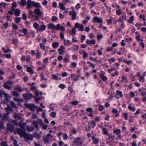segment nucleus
<instances>
[{"mask_svg":"<svg viewBox=\"0 0 146 146\" xmlns=\"http://www.w3.org/2000/svg\"><path fill=\"white\" fill-rule=\"evenodd\" d=\"M17 134L19 135L21 137H23L25 139L29 140H31L33 139V136L31 134H28L25 131L19 128L17 130Z\"/></svg>","mask_w":146,"mask_h":146,"instance_id":"nucleus-1","label":"nucleus"},{"mask_svg":"<svg viewBox=\"0 0 146 146\" xmlns=\"http://www.w3.org/2000/svg\"><path fill=\"white\" fill-rule=\"evenodd\" d=\"M23 99L27 102L29 100H31L34 97V96L31 93L29 92L23 94Z\"/></svg>","mask_w":146,"mask_h":146,"instance_id":"nucleus-2","label":"nucleus"},{"mask_svg":"<svg viewBox=\"0 0 146 146\" xmlns=\"http://www.w3.org/2000/svg\"><path fill=\"white\" fill-rule=\"evenodd\" d=\"M82 139L80 137H77L75 138L73 141L74 144L77 146L81 145L83 143V141H82Z\"/></svg>","mask_w":146,"mask_h":146,"instance_id":"nucleus-3","label":"nucleus"},{"mask_svg":"<svg viewBox=\"0 0 146 146\" xmlns=\"http://www.w3.org/2000/svg\"><path fill=\"white\" fill-rule=\"evenodd\" d=\"M2 117V118L1 119L0 122L3 124L5 122L9 121V117L7 113H5L4 114Z\"/></svg>","mask_w":146,"mask_h":146,"instance_id":"nucleus-4","label":"nucleus"},{"mask_svg":"<svg viewBox=\"0 0 146 146\" xmlns=\"http://www.w3.org/2000/svg\"><path fill=\"white\" fill-rule=\"evenodd\" d=\"M13 82L11 81H9L7 82L3 86V87L5 89H7L8 90H10L11 88V87L9 86L10 84L11 85Z\"/></svg>","mask_w":146,"mask_h":146,"instance_id":"nucleus-5","label":"nucleus"},{"mask_svg":"<svg viewBox=\"0 0 146 146\" xmlns=\"http://www.w3.org/2000/svg\"><path fill=\"white\" fill-rule=\"evenodd\" d=\"M93 19V22L94 23H101L103 22V20L102 19L97 16L94 17Z\"/></svg>","mask_w":146,"mask_h":146,"instance_id":"nucleus-6","label":"nucleus"},{"mask_svg":"<svg viewBox=\"0 0 146 146\" xmlns=\"http://www.w3.org/2000/svg\"><path fill=\"white\" fill-rule=\"evenodd\" d=\"M26 106L27 108L29 109L30 110L32 111H34L36 107V106L34 104H27Z\"/></svg>","mask_w":146,"mask_h":146,"instance_id":"nucleus-7","label":"nucleus"},{"mask_svg":"<svg viewBox=\"0 0 146 146\" xmlns=\"http://www.w3.org/2000/svg\"><path fill=\"white\" fill-rule=\"evenodd\" d=\"M33 1H32L31 0H28L27 1V8L30 9L33 7Z\"/></svg>","mask_w":146,"mask_h":146,"instance_id":"nucleus-8","label":"nucleus"},{"mask_svg":"<svg viewBox=\"0 0 146 146\" xmlns=\"http://www.w3.org/2000/svg\"><path fill=\"white\" fill-rule=\"evenodd\" d=\"M91 139L93 143L95 145H97L99 143V139L98 138H96L93 136L91 137Z\"/></svg>","mask_w":146,"mask_h":146,"instance_id":"nucleus-9","label":"nucleus"},{"mask_svg":"<svg viewBox=\"0 0 146 146\" xmlns=\"http://www.w3.org/2000/svg\"><path fill=\"white\" fill-rule=\"evenodd\" d=\"M60 30L61 31L64 32L65 31V28L62 26H61L59 24H58L56 26H55V30Z\"/></svg>","mask_w":146,"mask_h":146,"instance_id":"nucleus-10","label":"nucleus"},{"mask_svg":"<svg viewBox=\"0 0 146 146\" xmlns=\"http://www.w3.org/2000/svg\"><path fill=\"white\" fill-rule=\"evenodd\" d=\"M126 19V16L125 15L120 16L118 19L117 21L119 22H124L125 20Z\"/></svg>","mask_w":146,"mask_h":146,"instance_id":"nucleus-11","label":"nucleus"},{"mask_svg":"<svg viewBox=\"0 0 146 146\" xmlns=\"http://www.w3.org/2000/svg\"><path fill=\"white\" fill-rule=\"evenodd\" d=\"M7 127L8 130L11 132H12L14 129L13 126L10 123H7Z\"/></svg>","mask_w":146,"mask_h":146,"instance_id":"nucleus-12","label":"nucleus"},{"mask_svg":"<svg viewBox=\"0 0 146 146\" xmlns=\"http://www.w3.org/2000/svg\"><path fill=\"white\" fill-rule=\"evenodd\" d=\"M34 12L38 16H42V14L41 13L40 10L39 9L36 8L34 11Z\"/></svg>","mask_w":146,"mask_h":146,"instance_id":"nucleus-13","label":"nucleus"},{"mask_svg":"<svg viewBox=\"0 0 146 146\" xmlns=\"http://www.w3.org/2000/svg\"><path fill=\"white\" fill-rule=\"evenodd\" d=\"M65 48L64 46L63 45L61 46H60V48L58 49V50L59 52V54L60 55L62 54Z\"/></svg>","mask_w":146,"mask_h":146,"instance_id":"nucleus-14","label":"nucleus"},{"mask_svg":"<svg viewBox=\"0 0 146 146\" xmlns=\"http://www.w3.org/2000/svg\"><path fill=\"white\" fill-rule=\"evenodd\" d=\"M46 28V26L44 24H43L41 25V26L38 27L37 29L38 31H40L41 32L43 31Z\"/></svg>","mask_w":146,"mask_h":146,"instance_id":"nucleus-15","label":"nucleus"},{"mask_svg":"<svg viewBox=\"0 0 146 146\" xmlns=\"http://www.w3.org/2000/svg\"><path fill=\"white\" fill-rule=\"evenodd\" d=\"M86 42L88 45H90V44H95V41L94 40H90L87 39L86 40Z\"/></svg>","mask_w":146,"mask_h":146,"instance_id":"nucleus-16","label":"nucleus"},{"mask_svg":"<svg viewBox=\"0 0 146 146\" xmlns=\"http://www.w3.org/2000/svg\"><path fill=\"white\" fill-rule=\"evenodd\" d=\"M128 79L126 76H123L122 77L121 82L124 83H125L128 82Z\"/></svg>","mask_w":146,"mask_h":146,"instance_id":"nucleus-17","label":"nucleus"},{"mask_svg":"<svg viewBox=\"0 0 146 146\" xmlns=\"http://www.w3.org/2000/svg\"><path fill=\"white\" fill-rule=\"evenodd\" d=\"M15 90L19 92H21L24 91V90L21 88V87L18 85L15 88Z\"/></svg>","mask_w":146,"mask_h":146,"instance_id":"nucleus-18","label":"nucleus"},{"mask_svg":"<svg viewBox=\"0 0 146 146\" xmlns=\"http://www.w3.org/2000/svg\"><path fill=\"white\" fill-rule=\"evenodd\" d=\"M48 28L49 29L55 30V26L53 23H50L48 26Z\"/></svg>","mask_w":146,"mask_h":146,"instance_id":"nucleus-19","label":"nucleus"},{"mask_svg":"<svg viewBox=\"0 0 146 146\" xmlns=\"http://www.w3.org/2000/svg\"><path fill=\"white\" fill-rule=\"evenodd\" d=\"M59 7L62 10H65L66 8L63 3L60 2L59 3Z\"/></svg>","mask_w":146,"mask_h":146,"instance_id":"nucleus-20","label":"nucleus"},{"mask_svg":"<svg viewBox=\"0 0 146 146\" xmlns=\"http://www.w3.org/2000/svg\"><path fill=\"white\" fill-rule=\"evenodd\" d=\"M89 125L91 124L92 125V128H94L96 125V123L94 121H91L88 122Z\"/></svg>","mask_w":146,"mask_h":146,"instance_id":"nucleus-21","label":"nucleus"},{"mask_svg":"<svg viewBox=\"0 0 146 146\" xmlns=\"http://www.w3.org/2000/svg\"><path fill=\"white\" fill-rule=\"evenodd\" d=\"M116 95L120 98H122L123 97V94L121 91L117 90L116 91Z\"/></svg>","mask_w":146,"mask_h":146,"instance_id":"nucleus-22","label":"nucleus"},{"mask_svg":"<svg viewBox=\"0 0 146 146\" xmlns=\"http://www.w3.org/2000/svg\"><path fill=\"white\" fill-rule=\"evenodd\" d=\"M40 3H39L35 2V1H34L33 7H36V8H38V7H40Z\"/></svg>","mask_w":146,"mask_h":146,"instance_id":"nucleus-23","label":"nucleus"},{"mask_svg":"<svg viewBox=\"0 0 146 146\" xmlns=\"http://www.w3.org/2000/svg\"><path fill=\"white\" fill-rule=\"evenodd\" d=\"M44 139V143L45 144L49 143V139L48 137H43Z\"/></svg>","mask_w":146,"mask_h":146,"instance_id":"nucleus-24","label":"nucleus"},{"mask_svg":"<svg viewBox=\"0 0 146 146\" xmlns=\"http://www.w3.org/2000/svg\"><path fill=\"white\" fill-rule=\"evenodd\" d=\"M14 12L15 15L17 16H19L21 13V11L18 9H16Z\"/></svg>","mask_w":146,"mask_h":146,"instance_id":"nucleus-25","label":"nucleus"},{"mask_svg":"<svg viewBox=\"0 0 146 146\" xmlns=\"http://www.w3.org/2000/svg\"><path fill=\"white\" fill-rule=\"evenodd\" d=\"M101 128V129L103 128L102 129V133L104 135H107L108 133V131L106 128L105 127H103V126H102Z\"/></svg>","mask_w":146,"mask_h":146,"instance_id":"nucleus-26","label":"nucleus"},{"mask_svg":"<svg viewBox=\"0 0 146 146\" xmlns=\"http://www.w3.org/2000/svg\"><path fill=\"white\" fill-rule=\"evenodd\" d=\"M112 112L113 113L115 114V116L117 117L119 115L118 111L115 109H113L112 110Z\"/></svg>","mask_w":146,"mask_h":146,"instance_id":"nucleus-27","label":"nucleus"},{"mask_svg":"<svg viewBox=\"0 0 146 146\" xmlns=\"http://www.w3.org/2000/svg\"><path fill=\"white\" fill-rule=\"evenodd\" d=\"M37 53L36 54V59H40L41 58V53L37 50H36Z\"/></svg>","mask_w":146,"mask_h":146,"instance_id":"nucleus-28","label":"nucleus"},{"mask_svg":"<svg viewBox=\"0 0 146 146\" xmlns=\"http://www.w3.org/2000/svg\"><path fill=\"white\" fill-rule=\"evenodd\" d=\"M27 129L29 132H30L33 131L34 130V128L33 126L31 127H27Z\"/></svg>","mask_w":146,"mask_h":146,"instance_id":"nucleus-29","label":"nucleus"},{"mask_svg":"<svg viewBox=\"0 0 146 146\" xmlns=\"http://www.w3.org/2000/svg\"><path fill=\"white\" fill-rule=\"evenodd\" d=\"M129 75L130 77V79L131 81L133 82L134 81L135 79V77L136 76H133V74L131 73H130Z\"/></svg>","mask_w":146,"mask_h":146,"instance_id":"nucleus-30","label":"nucleus"},{"mask_svg":"<svg viewBox=\"0 0 146 146\" xmlns=\"http://www.w3.org/2000/svg\"><path fill=\"white\" fill-rule=\"evenodd\" d=\"M59 45V42H53L52 44V46L54 48H56Z\"/></svg>","mask_w":146,"mask_h":146,"instance_id":"nucleus-31","label":"nucleus"},{"mask_svg":"<svg viewBox=\"0 0 146 146\" xmlns=\"http://www.w3.org/2000/svg\"><path fill=\"white\" fill-rule=\"evenodd\" d=\"M121 130L120 129H118L115 130H114L113 131V133L114 134H117V135H119L120 134Z\"/></svg>","mask_w":146,"mask_h":146,"instance_id":"nucleus-32","label":"nucleus"},{"mask_svg":"<svg viewBox=\"0 0 146 146\" xmlns=\"http://www.w3.org/2000/svg\"><path fill=\"white\" fill-rule=\"evenodd\" d=\"M27 4V1L26 0H21L20 4L21 6H24Z\"/></svg>","mask_w":146,"mask_h":146,"instance_id":"nucleus-33","label":"nucleus"},{"mask_svg":"<svg viewBox=\"0 0 146 146\" xmlns=\"http://www.w3.org/2000/svg\"><path fill=\"white\" fill-rule=\"evenodd\" d=\"M70 35L74 36L76 34V30L75 28L72 29V31L70 32Z\"/></svg>","mask_w":146,"mask_h":146,"instance_id":"nucleus-34","label":"nucleus"},{"mask_svg":"<svg viewBox=\"0 0 146 146\" xmlns=\"http://www.w3.org/2000/svg\"><path fill=\"white\" fill-rule=\"evenodd\" d=\"M76 13L75 11H73V13L72 15V20H75L76 19Z\"/></svg>","mask_w":146,"mask_h":146,"instance_id":"nucleus-35","label":"nucleus"},{"mask_svg":"<svg viewBox=\"0 0 146 146\" xmlns=\"http://www.w3.org/2000/svg\"><path fill=\"white\" fill-rule=\"evenodd\" d=\"M27 71L29 72H30L32 74H33L34 73L33 71L32 70L31 67H28L27 69Z\"/></svg>","mask_w":146,"mask_h":146,"instance_id":"nucleus-36","label":"nucleus"},{"mask_svg":"<svg viewBox=\"0 0 146 146\" xmlns=\"http://www.w3.org/2000/svg\"><path fill=\"white\" fill-rule=\"evenodd\" d=\"M134 19V17L133 16H130L129 19L128 20V22L131 23H133Z\"/></svg>","mask_w":146,"mask_h":146,"instance_id":"nucleus-37","label":"nucleus"},{"mask_svg":"<svg viewBox=\"0 0 146 146\" xmlns=\"http://www.w3.org/2000/svg\"><path fill=\"white\" fill-rule=\"evenodd\" d=\"M128 108L129 110L130 111H134L135 110V108L134 107H131L130 106H129L128 107Z\"/></svg>","mask_w":146,"mask_h":146,"instance_id":"nucleus-38","label":"nucleus"},{"mask_svg":"<svg viewBox=\"0 0 146 146\" xmlns=\"http://www.w3.org/2000/svg\"><path fill=\"white\" fill-rule=\"evenodd\" d=\"M34 13L33 11L32 10H30L29 11V15L28 17H34L35 15L33 14Z\"/></svg>","mask_w":146,"mask_h":146,"instance_id":"nucleus-39","label":"nucleus"},{"mask_svg":"<svg viewBox=\"0 0 146 146\" xmlns=\"http://www.w3.org/2000/svg\"><path fill=\"white\" fill-rule=\"evenodd\" d=\"M33 124L36 128L38 129V126L36 121H33Z\"/></svg>","mask_w":146,"mask_h":146,"instance_id":"nucleus-40","label":"nucleus"},{"mask_svg":"<svg viewBox=\"0 0 146 146\" xmlns=\"http://www.w3.org/2000/svg\"><path fill=\"white\" fill-rule=\"evenodd\" d=\"M42 94L43 93L42 92H40L38 91H36L35 92V95L36 97L40 95H42Z\"/></svg>","mask_w":146,"mask_h":146,"instance_id":"nucleus-41","label":"nucleus"},{"mask_svg":"<svg viewBox=\"0 0 146 146\" xmlns=\"http://www.w3.org/2000/svg\"><path fill=\"white\" fill-rule=\"evenodd\" d=\"M33 27L35 29H37L38 28L39 24L36 22H35L33 24Z\"/></svg>","mask_w":146,"mask_h":146,"instance_id":"nucleus-42","label":"nucleus"},{"mask_svg":"<svg viewBox=\"0 0 146 146\" xmlns=\"http://www.w3.org/2000/svg\"><path fill=\"white\" fill-rule=\"evenodd\" d=\"M48 58H45L43 60V62L44 63V64L46 65H47L48 63H49L48 62Z\"/></svg>","mask_w":146,"mask_h":146,"instance_id":"nucleus-43","label":"nucleus"},{"mask_svg":"<svg viewBox=\"0 0 146 146\" xmlns=\"http://www.w3.org/2000/svg\"><path fill=\"white\" fill-rule=\"evenodd\" d=\"M21 19V17H16L15 19V22L17 24H18L20 22Z\"/></svg>","mask_w":146,"mask_h":146,"instance_id":"nucleus-44","label":"nucleus"},{"mask_svg":"<svg viewBox=\"0 0 146 146\" xmlns=\"http://www.w3.org/2000/svg\"><path fill=\"white\" fill-rule=\"evenodd\" d=\"M83 54V57L84 59H85L88 56V54L85 51H83L82 52Z\"/></svg>","mask_w":146,"mask_h":146,"instance_id":"nucleus-45","label":"nucleus"},{"mask_svg":"<svg viewBox=\"0 0 146 146\" xmlns=\"http://www.w3.org/2000/svg\"><path fill=\"white\" fill-rule=\"evenodd\" d=\"M84 27L82 24L80 25L78 30L80 31H84Z\"/></svg>","mask_w":146,"mask_h":146,"instance_id":"nucleus-46","label":"nucleus"},{"mask_svg":"<svg viewBox=\"0 0 146 146\" xmlns=\"http://www.w3.org/2000/svg\"><path fill=\"white\" fill-rule=\"evenodd\" d=\"M40 48L43 50H45V46L44 45H43V43H40L39 44Z\"/></svg>","mask_w":146,"mask_h":146,"instance_id":"nucleus-47","label":"nucleus"},{"mask_svg":"<svg viewBox=\"0 0 146 146\" xmlns=\"http://www.w3.org/2000/svg\"><path fill=\"white\" fill-rule=\"evenodd\" d=\"M115 61V60L114 58H112L110 59H109V62L110 64H111L112 63L114 62Z\"/></svg>","mask_w":146,"mask_h":146,"instance_id":"nucleus-48","label":"nucleus"},{"mask_svg":"<svg viewBox=\"0 0 146 146\" xmlns=\"http://www.w3.org/2000/svg\"><path fill=\"white\" fill-rule=\"evenodd\" d=\"M13 95L14 96L16 97H18L19 96V94L17 92L14 91L13 92Z\"/></svg>","mask_w":146,"mask_h":146,"instance_id":"nucleus-49","label":"nucleus"},{"mask_svg":"<svg viewBox=\"0 0 146 146\" xmlns=\"http://www.w3.org/2000/svg\"><path fill=\"white\" fill-rule=\"evenodd\" d=\"M86 38V37L85 35H81V38L80 42H83L84 40H85Z\"/></svg>","mask_w":146,"mask_h":146,"instance_id":"nucleus-50","label":"nucleus"},{"mask_svg":"<svg viewBox=\"0 0 146 146\" xmlns=\"http://www.w3.org/2000/svg\"><path fill=\"white\" fill-rule=\"evenodd\" d=\"M50 115L52 117H55L56 116V113L54 111L50 113Z\"/></svg>","mask_w":146,"mask_h":146,"instance_id":"nucleus-51","label":"nucleus"},{"mask_svg":"<svg viewBox=\"0 0 146 146\" xmlns=\"http://www.w3.org/2000/svg\"><path fill=\"white\" fill-rule=\"evenodd\" d=\"M7 4L5 2H1L0 3V6H2L4 8H5Z\"/></svg>","mask_w":146,"mask_h":146,"instance_id":"nucleus-52","label":"nucleus"},{"mask_svg":"<svg viewBox=\"0 0 146 146\" xmlns=\"http://www.w3.org/2000/svg\"><path fill=\"white\" fill-rule=\"evenodd\" d=\"M123 117H124L125 120H127V117H128V115L127 113H123Z\"/></svg>","mask_w":146,"mask_h":146,"instance_id":"nucleus-53","label":"nucleus"},{"mask_svg":"<svg viewBox=\"0 0 146 146\" xmlns=\"http://www.w3.org/2000/svg\"><path fill=\"white\" fill-rule=\"evenodd\" d=\"M139 46L142 47V49H144L145 48V44L143 41L140 42L139 44Z\"/></svg>","mask_w":146,"mask_h":146,"instance_id":"nucleus-54","label":"nucleus"},{"mask_svg":"<svg viewBox=\"0 0 146 146\" xmlns=\"http://www.w3.org/2000/svg\"><path fill=\"white\" fill-rule=\"evenodd\" d=\"M58 87L59 88L63 89L66 88V86L64 84H61L58 86Z\"/></svg>","mask_w":146,"mask_h":146,"instance_id":"nucleus-55","label":"nucleus"},{"mask_svg":"<svg viewBox=\"0 0 146 146\" xmlns=\"http://www.w3.org/2000/svg\"><path fill=\"white\" fill-rule=\"evenodd\" d=\"M33 98H34L35 101L37 103L39 102L40 100L41 99L40 97L37 98L35 96Z\"/></svg>","mask_w":146,"mask_h":146,"instance_id":"nucleus-56","label":"nucleus"},{"mask_svg":"<svg viewBox=\"0 0 146 146\" xmlns=\"http://www.w3.org/2000/svg\"><path fill=\"white\" fill-rule=\"evenodd\" d=\"M60 38L63 40L64 41H65V40L64 39V33L62 32H61L60 33Z\"/></svg>","mask_w":146,"mask_h":146,"instance_id":"nucleus-57","label":"nucleus"},{"mask_svg":"<svg viewBox=\"0 0 146 146\" xmlns=\"http://www.w3.org/2000/svg\"><path fill=\"white\" fill-rule=\"evenodd\" d=\"M22 32L24 33V35H26L27 34H28L27 30L26 28L23 29L22 30Z\"/></svg>","mask_w":146,"mask_h":146,"instance_id":"nucleus-58","label":"nucleus"},{"mask_svg":"<svg viewBox=\"0 0 146 146\" xmlns=\"http://www.w3.org/2000/svg\"><path fill=\"white\" fill-rule=\"evenodd\" d=\"M62 110L65 111H69V108L68 106H66L65 108H63Z\"/></svg>","mask_w":146,"mask_h":146,"instance_id":"nucleus-59","label":"nucleus"},{"mask_svg":"<svg viewBox=\"0 0 146 146\" xmlns=\"http://www.w3.org/2000/svg\"><path fill=\"white\" fill-rule=\"evenodd\" d=\"M36 90L37 88L36 87V86H31V88H30V90L33 91Z\"/></svg>","mask_w":146,"mask_h":146,"instance_id":"nucleus-60","label":"nucleus"},{"mask_svg":"<svg viewBox=\"0 0 146 146\" xmlns=\"http://www.w3.org/2000/svg\"><path fill=\"white\" fill-rule=\"evenodd\" d=\"M129 95L130 97L131 98H134L135 95V94L132 91L130 92Z\"/></svg>","mask_w":146,"mask_h":146,"instance_id":"nucleus-61","label":"nucleus"},{"mask_svg":"<svg viewBox=\"0 0 146 146\" xmlns=\"http://www.w3.org/2000/svg\"><path fill=\"white\" fill-rule=\"evenodd\" d=\"M1 146H9L7 143L5 142H2L0 144Z\"/></svg>","mask_w":146,"mask_h":146,"instance_id":"nucleus-62","label":"nucleus"},{"mask_svg":"<svg viewBox=\"0 0 146 146\" xmlns=\"http://www.w3.org/2000/svg\"><path fill=\"white\" fill-rule=\"evenodd\" d=\"M121 14V11L120 10L118 9L116 11V14L118 16H120Z\"/></svg>","mask_w":146,"mask_h":146,"instance_id":"nucleus-63","label":"nucleus"},{"mask_svg":"<svg viewBox=\"0 0 146 146\" xmlns=\"http://www.w3.org/2000/svg\"><path fill=\"white\" fill-rule=\"evenodd\" d=\"M72 59L74 60H77L78 59L77 56L75 55H72Z\"/></svg>","mask_w":146,"mask_h":146,"instance_id":"nucleus-64","label":"nucleus"}]
</instances>
